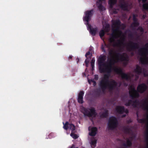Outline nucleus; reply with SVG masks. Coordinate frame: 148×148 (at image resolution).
I'll return each mask as SVG.
<instances>
[{
	"label": "nucleus",
	"instance_id": "43",
	"mask_svg": "<svg viewBox=\"0 0 148 148\" xmlns=\"http://www.w3.org/2000/svg\"><path fill=\"white\" fill-rule=\"evenodd\" d=\"M99 77L98 75H95L94 77V79L95 80H97L98 79Z\"/></svg>",
	"mask_w": 148,
	"mask_h": 148
},
{
	"label": "nucleus",
	"instance_id": "55",
	"mask_svg": "<svg viewBox=\"0 0 148 148\" xmlns=\"http://www.w3.org/2000/svg\"><path fill=\"white\" fill-rule=\"evenodd\" d=\"M105 1V0H99V1L100 3H102V1Z\"/></svg>",
	"mask_w": 148,
	"mask_h": 148
},
{
	"label": "nucleus",
	"instance_id": "17",
	"mask_svg": "<svg viewBox=\"0 0 148 148\" xmlns=\"http://www.w3.org/2000/svg\"><path fill=\"white\" fill-rule=\"evenodd\" d=\"M84 93V92L82 90L80 91L78 94L77 100L78 102L79 103L82 104L84 102L83 96Z\"/></svg>",
	"mask_w": 148,
	"mask_h": 148
},
{
	"label": "nucleus",
	"instance_id": "62",
	"mask_svg": "<svg viewBox=\"0 0 148 148\" xmlns=\"http://www.w3.org/2000/svg\"><path fill=\"white\" fill-rule=\"evenodd\" d=\"M141 0H138V1L139 2H140Z\"/></svg>",
	"mask_w": 148,
	"mask_h": 148
},
{
	"label": "nucleus",
	"instance_id": "9",
	"mask_svg": "<svg viewBox=\"0 0 148 148\" xmlns=\"http://www.w3.org/2000/svg\"><path fill=\"white\" fill-rule=\"evenodd\" d=\"M116 61L118 62L119 60L121 61H125L128 62L129 61V57L125 53H123V55H121L119 53H117Z\"/></svg>",
	"mask_w": 148,
	"mask_h": 148
},
{
	"label": "nucleus",
	"instance_id": "48",
	"mask_svg": "<svg viewBox=\"0 0 148 148\" xmlns=\"http://www.w3.org/2000/svg\"><path fill=\"white\" fill-rule=\"evenodd\" d=\"M124 112L126 114H127L129 113L128 110L127 109H125L124 108Z\"/></svg>",
	"mask_w": 148,
	"mask_h": 148
},
{
	"label": "nucleus",
	"instance_id": "50",
	"mask_svg": "<svg viewBox=\"0 0 148 148\" xmlns=\"http://www.w3.org/2000/svg\"><path fill=\"white\" fill-rule=\"evenodd\" d=\"M72 58V56H70L68 58L69 60L70 59L71 60Z\"/></svg>",
	"mask_w": 148,
	"mask_h": 148
},
{
	"label": "nucleus",
	"instance_id": "34",
	"mask_svg": "<svg viewBox=\"0 0 148 148\" xmlns=\"http://www.w3.org/2000/svg\"><path fill=\"white\" fill-rule=\"evenodd\" d=\"M105 31L103 29L101 30L99 32V34L100 38H101L105 35Z\"/></svg>",
	"mask_w": 148,
	"mask_h": 148
},
{
	"label": "nucleus",
	"instance_id": "21",
	"mask_svg": "<svg viewBox=\"0 0 148 148\" xmlns=\"http://www.w3.org/2000/svg\"><path fill=\"white\" fill-rule=\"evenodd\" d=\"M97 129L96 127H93L91 129V132L89 133V135L91 136H95L97 134Z\"/></svg>",
	"mask_w": 148,
	"mask_h": 148
},
{
	"label": "nucleus",
	"instance_id": "10",
	"mask_svg": "<svg viewBox=\"0 0 148 148\" xmlns=\"http://www.w3.org/2000/svg\"><path fill=\"white\" fill-rule=\"evenodd\" d=\"M93 10L87 11L85 12V16L83 18V20L87 22L88 25V22L90 20V17L93 14Z\"/></svg>",
	"mask_w": 148,
	"mask_h": 148
},
{
	"label": "nucleus",
	"instance_id": "25",
	"mask_svg": "<svg viewBox=\"0 0 148 148\" xmlns=\"http://www.w3.org/2000/svg\"><path fill=\"white\" fill-rule=\"evenodd\" d=\"M123 146L125 147H130L132 145V141L127 139L126 141V143H123Z\"/></svg>",
	"mask_w": 148,
	"mask_h": 148
},
{
	"label": "nucleus",
	"instance_id": "33",
	"mask_svg": "<svg viewBox=\"0 0 148 148\" xmlns=\"http://www.w3.org/2000/svg\"><path fill=\"white\" fill-rule=\"evenodd\" d=\"M64 124L63 128L65 130H67L69 128V123L67 121L66 122L65 124H64V123L63 122Z\"/></svg>",
	"mask_w": 148,
	"mask_h": 148
},
{
	"label": "nucleus",
	"instance_id": "28",
	"mask_svg": "<svg viewBox=\"0 0 148 148\" xmlns=\"http://www.w3.org/2000/svg\"><path fill=\"white\" fill-rule=\"evenodd\" d=\"M97 143V140H92L90 143L91 147L92 148H94L96 146Z\"/></svg>",
	"mask_w": 148,
	"mask_h": 148
},
{
	"label": "nucleus",
	"instance_id": "24",
	"mask_svg": "<svg viewBox=\"0 0 148 148\" xmlns=\"http://www.w3.org/2000/svg\"><path fill=\"white\" fill-rule=\"evenodd\" d=\"M100 115V117L101 118H106L108 116V111L107 110H105L104 112L102 114L99 113Z\"/></svg>",
	"mask_w": 148,
	"mask_h": 148
},
{
	"label": "nucleus",
	"instance_id": "58",
	"mask_svg": "<svg viewBox=\"0 0 148 148\" xmlns=\"http://www.w3.org/2000/svg\"><path fill=\"white\" fill-rule=\"evenodd\" d=\"M92 81L94 82V84H96V82L95 81Z\"/></svg>",
	"mask_w": 148,
	"mask_h": 148
},
{
	"label": "nucleus",
	"instance_id": "61",
	"mask_svg": "<svg viewBox=\"0 0 148 148\" xmlns=\"http://www.w3.org/2000/svg\"><path fill=\"white\" fill-rule=\"evenodd\" d=\"M124 40H125V38H122V40H123L124 41Z\"/></svg>",
	"mask_w": 148,
	"mask_h": 148
},
{
	"label": "nucleus",
	"instance_id": "7",
	"mask_svg": "<svg viewBox=\"0 0 148 148\" xmlns=\"http://www.w3.org/2000/svg\"><path fill=\"white\" fill-rule=\"evenodd\" d=\"M117 53L113 50H111L109 51V54L111 56V58L110 59L109 62V64L111 67L112 65L117 62L116 61L117 57L116 54Z\"/></svg>",
	"mask_w": 148,
	"mask_h": 148
},
{
	"label": "nucleus",
	"instance_id": "27",
	"mask_svg": "<svg viewBox=\"0 0 148 148\" xmlns=\"http://www.w3.org/2000/svg\"><path fill=\"white\" fill-rule=\"evenodd\" d=\"M90 55V52L89 51L87 52L85 54V57L86 59L85 61L86 64H88L89 62V58L87 56Z\"/></svg>",
	"mask_w": 148,
	"mask_h": 148
},
{
	"label": "nucleus",
	"instance_id": "37",
	"mask_svg": "<svg viewBox=\"0 0 148 148\" xmlns=\"http://www.w3.org/2000/svg\"><path fill=\"white\" fill-rule=\"evenodd\" d=\"M137 121L138 123H144L145 122V120L144 119H137Z\"/></svg>",
	"mask_w": 148,
	"mask_h": 148
},
{
	"label": "nucleus",
	"instance_id": "11",
	"mask_svg": "<svg viewBox=\"0 0 148 148\" xmlns=\"http://www.w3.org/2000/svg\"><path fill=\"white\" fill-rule=\"evenodd\" d=\"M147 86L144 83L138 85L137 87L138 91L140 93H143L147 89Z\"/></svg>",
	"mask_w": 148,
	"mask_h": 148
},
{
	"label": "nucleus",
	"instance_id": "18",
	"mask_svg": "<svg viewBox=\"0 0 148 148\" xmlns=\"http://www.w3.org/2000/svg\"><path fill=\"white\" fill-rule=\"evenodd\" d=\"M111 72V71L110 72H108L107 71H105L104 72L101 73H107L106 74L104 75L103 79L101 81H106L107 82H110L109 79L110 76V73Z\"/></svg>",
	"mask_w": 148,
	"mask_h": 148
},
{
	"label": "nucleus",
	"instance_id": "38",
	"mask_svg": "<svg viewBox=\"0 0 148 148\" xmlns=\"http://www.w3.org/2000/svg\"><path fill=\"white\" fill-rule=\"evenodd\" d=\"M110 27V25L108 24L106 25L104 27V29L106 32H108L109 31V28Z\"/></svg>",
	"mask_w": 148,
	"mask_h": 148
},
{
	"label": "nucleus",
	"instance_id": "3",
	"mask_svg": "<svg viewBox=\"0 0 148 148\" xmlns=\"http://www.w3.org/2000/svg\"><path fill=\"white\" fill-rule=\"evenodd\" d=\"M148 54V42L146 43L145 47L139 50V54L141 56H145V58H141L140 61L142 64H147L148 62V58L146 55Z\"/></svg>",
	"mask_w": 148,
	"mask_h": 148
},
{
	"label": "nucleus",
	"instance_id": "44",
	"mask_svg": "<svg viewBox=\"0 0 148 148\" xmlns=\"http://www.w3.org/2000/svg\"><path fill=\"white\" fill-rule=\"evenodd\" d=\"M113 12L114 14H116L118 13V10H113Z\"/></svg>",
	"mask_w": 148,
	"mask_h": 148
},
{
	"label": "nucleus",
	"instance_id": "40",
	"mask_svg": "<svg viewBox=\"0 0 148 148\" xmlns=\"http://www.w3.org/2000/svg\"><path fill=\"white\" fill-rule=\"evenodd\" d=\"M136 30L137 31H139L140 32L142 33H143L144 32L143 29V28L141 26L139 27Z\"/></svg>",
	"mask_w": 148,
	"mask_h": 148
},
{
	"label": "nucleus",
	"instance_id": "19",
	"mask_svg": "<svg viewBox=\"0 0 148 148\" xmlns=\"http://www.w3.org/2000/svg\"><path fill=\"white\" fill-rule=\"evenodd\" d=\"M116 112L120 114H122L124 112V107L123 106H117L116 108Z\"/></svg>",
	"mask_w": 148,
	"mask_h": 148
},
{
	"label": "nucleus",
	"instance_id": "56",
	"mask_svg": "<svg viewBox=\"0 0 148 148\" xmlns=\"http://www.w3.org/2000/svg\"><path fill=\"white\" fill-rule=\"evenodd\" d=\"M145 16H146L145 15H143V18H145Z\"/></svg>",
	"mask_w": 148,
	"mask_h": 148
},
{
	"label": "nucleus",
	"instance_id": "51",
	"mask_svg": "<svg viewBox=\"0 0 148 148\" xmlns=\"http://www.w3.org/2000/svg\"><path fill=\"white\" fill-rule=\"evenodd\" d=\"M147 0H142V2L144 3H146Z\"/></svg>",
	"mask_w": 148,
	"mask_h": 148
},
{
	"label": "nucleus",
	"instance_id": "5",
	"mask_svg": "<svg viewBox=\"0 0 148 148\" xmlns=\"http://www.w3.org/2000/svg\"><path fill=\"white\" fill-rule=\"evenodd\" d=\"M118 124V122L116 118L112 116L110 118L108 124L109 129L111 130L115 129Z\"/></svg>",
	"mask_w": 148,
	"mask_h": 148
},
{
	"label": "nucleus",
	"instance_id": "12",
	"mask_svg": "<svg viewBox=\"0 0 148 148\" xmlns=\"http://www.w3.org/2000/svg\"><path fill=\"white\" fill-rule=\"evenodd\" d=\"M129 93L130 97L132 99L138 98L139 97V94L134 88H132L131 90L129 91Z\"/></svg>",
	"mask_w": 148,
	"mask_h": 148
},
{
	"label": "nucleus",
	"instance_id": "23",
	"mask_svg": "<svg viewBox=\"0 0 148 148\" xmlns=\"http://www.w3.org/2000/svg\"><path fill=\"white\" fill-rule=\"evenodd\" d=\"M142 107L143 109L145 110H147L148 112V103L146 101H145L144 103L142 105ZM147 121L148 123V114L147 116Z\"/></svg>",
	"mask_w": 148,
	"mask_h": 148
},
{
	"label": "nucleus",
	"instance_id": "2",
	"mask_svg": "<svg viewBox=\"0 0 148 148\" xmlns=\"http://www.w3.org/2000/svg\"><path fill=\"white\" fill-rule=\"evenodd\" d=\"M106 56L101 55L98 59L99 70L100 73L104 72L106 71L110 72L111 71V67L108 64V65L105 62Z\"/></svg>",
	"mask_w": 148,
	"mask_h": 148
},
{
	"label": "nucleus",
	"instance_id": "53",
	"mask_svg": "<svg viewBox=\"0 0 148 148\" xmlns=\"http://www.w3.org/2000/svg\"><path fill=\"white\" fill-rule=\"evenodd\" d=\"M76 60L77 61V63H78L79 62V59L78 58H76Z\"/></svg>",
	"mask_w": 148,
	"mask_h": 148
},
{
	"label": "nucleus",
	"instance_id": "39",
	"mask_svg": "<svg viewBox=\"0 0 148 148\" xmlns=\"http://www.w3.org/2000/svg\"><path fill=\"white\" fill-rule=\"evenodd\" d=\"M145 138L146 141L147 142L148 145V130L147 131L145 134Z\"/></svg>",
	"mask_w": 148,
	"mask_h": 148
},
{
	"label": "nucleus",
	"instance_id": "57",
	"mask_svg": "<svg viewBox=\"0 0 148 148\" xmlns=\"http://www.w3.org/2000/svg\"><path fill=\"white\" fill-rule=\"evenodd\" d=\"M126 116V114L123 115L122 116V117H125Z\"/></svg>",
	"mask_w": 148,
	"mask_h": 148
},
{
	"label": "nucleus",
	"instance_id": "49",
	"mask_svg": "<svg viewBox=\"0 0 148 148\" xmlns=\"http://www.w3.org/2000/svg\"><path fill=\"white\" fill-rule=\"evenodd\" d=\"M144 76L145 77H146L148 76V74L145 73H143Z\"/></svg>",
	"mask_w": 148,
	"mask_h": 148
},
{
	"label": "nucleus",
	"instance_id": "22",
	"mask_svg": "<svg viewBox=\"0 0 148 148\" xmlns=\"http://www.w3.org/2000/svg\"><path fill=\"white\" fill-rule=\"evenodd\" d=\"M136 69L134 70L135 72L138 75H140L142 73V68L138 65H136Z\"/></svg>",
	"mask_w": 148,
	"mask_h": 148
},
{
	"label": "nucleus",
	"instance_id": "42",
	"mask_svg": "<svg viewBox=\"0 0 148 148\" xmlns=\"http://www.w3.org/2000/svg\"><path fill=\"white\" fill-rule=\"evenodd\" d=\"M92 50H93V48H92V47H90L89 48V51L90 52V53L91 54V56L92 55Z\"/></svg>",
	"mask_w": 148,
	"mask_h": 148
},
{
	"label": "nucleus",
	"instance_id": "6",
	"mask_svg": "<svg viewBox=\"0 0 148 148\" xmlns=\"http://www.w3.org/2000/svg\"><path fill=\"white\" fill-rule=\"evenodd\" d=\"M114 71L117 74L120 75L123 79H125L127 81L130 79V76L128 74L123 72L122 69L121 68H116L114 69Z\"/></svg>",
	"mask_w": 148,
	"mask_h": 148
},
{
	"label": "nucleus",
	"instance_id": "54",
	"mask_svg": "<svg viewBox=\"0 0 148 148\" xmlns=\"http://www.w3.org/2000/svg\"><path fill=\"white\" fill-rule=\"evenodd\" d=\"M101 49H102L103 51L104 52L105 51V50L104 49V47H103V46L101 47Z\"/></svg>",
	"mask_w": 148,
	"mask_h": 148
},
{
	"label": "nucleus",
	"instance_id": "47",
	"mask_svg": "<svg viewBox=\"0 0 148 148\" xmlns=\"http://www.w3.org/2000/svg\"><path fill=\"white\" fill-rule=\"evenodd\" d=\"M94 65H95V64H91V67H92V69L91 70L92 71H93L94 69Z\"/></svg>",
	"mask_w": 148,
	"mask_h": 148
},
{
	"label": "nucleus",
	"instance_id": "60",
	"mask_svg": "<svg viewBox=\"0 0 148 148\" xmlns=\"http://www.w3.org/2000/svg\"><path fill=\"white\" fill-rule=\"evenodd\" d=\"M86 66L87 67L88 66V64H86Z\"/></svg>",
	"mask_w": 148,
	"mask_h": 148
},
{
	"label": "nucleus",
	"instance_id": "32",
	"mask_svg": "<svg viewBox=\"0 0 148 148\" xmlns=\"http://www.w3.org/2000/svg\"><path fill=\"white\" fill-rule=\"evenodd\" d=\"M70 136L74 139H76L78 137V136H77V135L74 133V132H71V133L70 134Z\"/></svg>",
	"mask_w": 148,
	"mask_h": 148
},
{
	"label": "nucleus",
	"instance_id": "20",
	"mask_svg": "<svg viewBox=\"0 0 148 148\" xmlns=\"http://www.w3.org/2000/svg\"><path fill=\"white\" fill-rule=\"evenodd\" d=\"M88 28L90 29V32L93 36L95 35L96 34L97 32L98 29L97 28H92L91 26L90 25H88Z\"/></svg>",
	"mask_w": 148,
	"mask_h": 148
},
{
	"label": "nucleus",
	"instance_id": "30",
	"mask_svg": "<svg viewBox=\"0 0 148 148\" xmlns=\"http://www.w3.org/2000/svg\"><path fill=\"white\" fill-rule=\"evenodd\" d=\"M69 128L71 130V132H74L75 129V127L73 124L69 123Z\"/></svg>",
	"mask_w": 148,
	"mask_h": 148
},
{
	"label": "nucleus",
	"instance_id": "29",
	"mask_svg": "<svg viewBox=\"0 0 148 148\" xmlns=\"http://www.w3.org/2000/svg\"><path fill=\"white\" fill-rule=\"evenodd\" d=\"M98 8L100 12L103 11L105 10V8L103 6L101 3H100L98 6Z\"/></svg>",
	"mask_w": 148,
	"mask_h": 148
},
{
	"label": "nucleus",
	"instance_id": "64",
	"mask_svg": "<svg viewBox=\"0 0 148 148\" xmlns=\"http://www.w3.org/2000/svg\"><path fill=\"white\" fill-rule=\"evenodd\" d=\"M132 54L133 55V53H132Z\"/></svg>",
	"mask_w": 148,
	"mask_h": 148
},
{
	"label": "nucleus",
	"instance_id": "45",
	"mask_svg": "<svg viewBox=\"0 0 148 148\" xmlns=\"http://www.w3.org/2000/svg\"><path fill=\"white\" fill-rule=\"evenodd\" d=\"M95 59L94 58H93L92 59V60L91 61V64H95Z\"/></svg>",
	"mask_w": 148,
	"mask_h": 148
},
{
	"label": "nucleus",
	"instance_id": "41",
	"mask_svg": "<svg viewBox=\"0 0 148 148\" xmlns=\"http://www.w3.org/2000/svg\"><path fill=\"white\" fill-rule=\"evenodd\" d=\"M133 20L134 22L137 21V19L136 18V15L134 14L133 17Z\"/></svg>",
	"mask_w": 148,
	"mask_h": 148
},
{
	"label": "nucleus",
	"instance_id": "14",
	"mask_svg": "<svg viewBox=\"0 0 148 148\" xmlns=\"http://www.w3.org/2000/svg\"><path fill=\"white\" fill-rule=\"evenodd\" d=\"M119 5L122 10L125 11H128V4L124 0L119 2Z\"/></svg>",
	"mask_w": 148,
	"mask_h": 148
},
{
	"label": "nucleus",
	"instance_id": "26",
	"mask_svg": "<svg viewBox=\"0 0 148 148\" xmlns=\"http://www.w3.org/2000/svg\"><path fill=\"white\" fill-rule=\"evenodd\" d=\"M117 2V0H109L108 4L111 8H112L114 5Z\"/></svg>",
	"mask_w": 148,
	"mask_h": 148
},
{
	"label": "nucleus",
	"instance_id": "13",
	"mask_svg": "<svg viewBox=\"0 0 148 148\" xmlns=\"http://www.w3.org/2000/svg\"><path fill=\"white\" fill-rule=\"evenodd\" d=\"M109 82L100 81L99 82V86L103 92H104L105 90L108 89Z\"/></svg>",
	"mask_w": 148,
	"mask_h": 148
},
{
	"label": "nucleus",
	"instance_id": "1",
	"mask_svg": "<svg viewBox=\"0 0 148 148\" xmlns=\"http://www.w3.org/2000/svg\"><path fill=\"white\" fill-rule=\"evenodd\" d=\"M121 23L120 21L118 20L114 21L113 24L114 27L112 28V33L111 37L109 39V41L110 43L112 44L114 47L120 46L123 44V42L120 40H117V42H116L115 40V39L119 37L117 33V32H119L121 34L122 33L121 31H119Z\"/></svg>",
	"mask_w": 148,
	"mask_h": 148
},
{
	"label": "nucleus",
	"instance_id": "31",
	"mask_svg": "<svg viewBox=\"0 0 148 148\" xmlns=\"http://www.w3.org/2000/svg\"><path fill=\"white\" fill-rule=\"evenodd\" d=\"M123 130L125 132L128 133L131 130V129L128 126H127V127H124Z\"/></svg>",
	"mask_w": 148,
	"mask_h": 148
},
{
	"label": "nucleus",
	"instance_id": "35",
	"mask_svg": "<svg viewBox=\"0 0 148 148\" xmlns=\"http://www.w3.org/2000/svg\"><path fill=\"white\" fill-rule=\"evenodd\" d=\"M143 10L148 11V3H146L143 4Z\"/></svg>",
	"mask_w": 148,
	"mask_h": 148
},
{
	"label": "nucleus",
	"instance_id": "15",
	"mask_svg": "<svg viewBox=\"0 0 148 148\" xmlns=\"http://www.w3.org/2000/svg\"><path fill=\"white\" fill-rule=\"evenodd\" d=\"M118 83L114 80H112L110 82V84L108 85V89L110 91L114 90L117 87Z\"/></svg>",
	"mask_w": 148,
	"mask_h": 148
},
{
	"label": "nucleus",
	"instance_id": "52",
	"mask_svg": "<svg viewBox=\"0 0 148 148\" xmlns=\"http://www.w3.org/2000/svg\"><path fill=\"white\" fill-rule=\"evenodd\" d=\"M75 145H74L73 144L72 145V146L70 148H78V147L75 148L74 147Z\"/></svg>",
	"mask_w": 148,
	"mask_h": 148
},
{
	"label": "nucleus",
	"instance_id": "63",
	"mask_svg": "<svg viewBox=\"0 0 148 148\" xmlns=\"http://www.w3.org/2000/svg\"><path fill=\"white\" fill-rule=\"evenodd\" d=\"M137 116L138 117V114H137Z\"/></svg>",
	"mask_w": 148,
	"mask_h": 148
},
{
	"label": "nucleus",
	"instance_id": "8",
	"mask_svg": "<svg viewBox=\"0 0 148 148\" xmlns=\"http://www.w3.org/2000/svg\"><path fill=\"white\" fill-rule=\"evenodd\" d=\"M139 48V44L136 42L130 41L127 45V49L129 51H133Z\"/></svg>",
	"mask_w": 148,
	"mask_h": 148
},
{
	"label": "nucleus",
	"instance_id": "46",
	"mask_svg": "<svg viewBox=\"0 0 148 148\" xmlns=\"http://www.w3.org/2000/svg\"><path fill=\"white\" fill-rule=\"evenodd\" d=\"M132 122L131 119H129L127 121V124H129Z\"/></svg>",
	"mask_w": 148,
	"mask_h": 148
},
{
	"label": "nucleus",
	"instance_id": "16",
	"mask_svg": "<svg viewBox=\"0 0 148 148\" xmlns=\"http://www.w3.org/2000/svg\"><path fill=\"white\" fill-rule=\"evenodd\" d=\"M139 103V101L137 100H136L134 101H133L132 100H129L127 102L125 103V105L126 106H128L132 105L134 107H136V104H138Z\"/></svg>",
	"mask_w": 148,
	"mask_h": 148
},
{
	"label": "nucleus",
	"instance_id": "36",
	"mask_svg": "<svg viewBox=\"0 0 148 148\" xmlns=\"http://www.w3.org/2000/svg\"><path fill=\"white\" fill-rule=\"evenodd\" d=\"M140 25L138 21L134 22L132 24L131 26L134 27H137L138 26Z\"/></svg>",
	"mask_w": 148,
	"mask_h": 148
},
{
	"label": "nucleus",
	"instance_id": "59",
	"mask_svg": "<svg viewBox=\"0 0 148 148\" xmlns=\"http://www.w3.org/2000/svg\"><path fill=\"white\" fill-rule=\"evenodd\" d=\"M52 134H52V133H51V134L49 135V137Z\"/></svg>",
	"mask_w": 148,
	"mask_h": 148
},
{
	"label": "nucleus",
	"instance_id": "4",
	"mask_svg": "<svg viewBox=\"0 0 148 148\" xmlns=\"http://www.w3.org/2000/svg\"><path fill=\"white\" fill-rule=\"evenodd\" d=\"M81 112L85 116L89 117H95L97 115L95 109L94 108H90L82 107L81 109Z\"/></svg>",
	"mask_w": 148,
	"mask_h": 148
}]
</instances>
